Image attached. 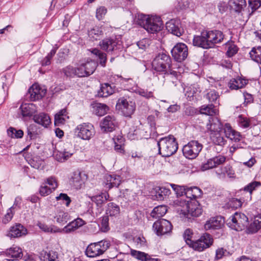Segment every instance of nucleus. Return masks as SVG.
<instances>
[{
	"mask_svg": "<svg viewBox=\"0 0 261 261\" xmlns=\"http://www.w3.org/2000/svg\"><path fill=\"white\" fill-rule=\"evenodd\" d=\"M137 22L148 33L152 34L160 31L163 26L160 17L153 16L149 17L142 14L138 15Z\"/></svg>",
	"mask_w": 261,
	"mask_h": 261,
	"instance_id": "f257e3e1",
	"label": "nucleus"
},
{
	"mask_svg": "<svg viewBox=\"0 0 261 261\" xmlns=\"http://www.w3.org/2000/svg\"><path fill=\"white\" fill-rule=\"evenodd\" d=\"M159 153L164 157H169L178 149V143L172 135L161 138L157 143Z\"/></svg>",
	"mask_w": 261,
	"mask_h": 261,
	"instance_id": "f03ea898",
	"label": "nucleus"
},
{
	"mask_svg": "<svg viewBox=\"0 0 261 261\" xmlns=\"http://www.w3.org/2000/svg\"><path fill=\"white\" fill-rule=\"evenodd\" d=\"M171 60L169 56L165 53L159 54L152 62V68L156 72L166 73L171 66Z\"/></svg>",
	"mask_w": 261,
	"mask_h": 261,
	"instance_id": "7ed1b4c3",
	"label": "nucleus"
},
{
	"mask_svg": "<svg viewBox=\"0 0 261 261\" xmlns=\"http://www.w3.org/2000/svg\"><path fill=\"white\" fill-rule=\"evenodd\" d=\"M111 243L108 240L91 243L86 250V254L90 257H94L102 254L110 246Z\"/></svg>",
	"mask_w": 261,
	"mask_h": 261,
	"instance_id": "20e7f679",
	"label": "nucleus"
},
{
	"mask_svg": "<svg viewBox=\"0 0 261 261\" xmlns=\"http://www.w3.org/2000/svg\"><path fill=\"white\" fill-rule=\"evenodd\" d=\"M99 45L101 49L107 52L119 49L122 45L121 36L106 38L100 41Z\"/></svg>",
	"mask_w": 261,
	"mask_h": 261,
	"instance_id": "39448f33",
	"label": "nucleus"
},
{
	"mask_svg": "<svg viewBox=\"0 0 261 261\" xmlns=\"http://www.w3.org/2000/svg\"><path fill=\"white\" fill-rule=\"evenodd\" d=\"M33 85H31L28 92L24 96L23 101L19 110L23 118L31 117L33 115Z\"/></svg>",
	"mask_w": 261,
	"mask_h": 261,
	"instance_id": "423d86ee",
	"label": "nucleus"
},
{
	"mask_svg": "<svg viewBox=\"0 0 261 261\" xmlns=\"http://www.w3.org/2000/svg\"><path fill=\"white\" fill-rule=\"evenodd\" d=\"M202 148V144L198 141H191L184 146L182 148L183 154L187 159H194L198 156Z\"/></svg>",
	"mask_w": 261,
	"mask_h": 261,
	"instance_id": "0eeeda50",
	"label": "nucleus"
},
{
	"mask_svg": "<svg viewBox=\"0 0 261 261\" xmlns=\"http://www.w3.org/2000/svg\"><path fill=\"white\" fill-rule=\"evenodd\" d=\"M78 138L84 140H90L95 135L94 126L90 123H83L75 128Z\"/></svg>",
	"mask_w": 261,
	"mask_h": 261,
	"instance_id": "6e6552de",
	"label": "nucleus"
},
{
	"mask_svg": "<svg viewBox=\"0 0 261 261\" xmlns=\"http://www.w3.org/2000/svg\"><path fill=\"white\" fill-rule=\"evenodd\" d=\"M248 224V218L243 214L235 213L232 215L227 224L231 229L237 231L243 230Z\"/></svg>",
	"mask_w": 261,
	"mask_h": 261,
	"instance_id": "1a4fd4ad",
	"label": "nucleus"
},
{
	"mask_svg": "<svg viewBox=\"0 0 261 261\" xmlns=\"http://www.w3.org/2000/svg\"><path fill=\"white\" fill-rule=\"evenodd\" d=\"M214 243V239L212 235L208 233H204L196 241L192 244V248L199 252L204 251L210 248Z\"/></svg>",
	"mask_w": 261,
	"mask_h": 261,
	"instance_id": "9d476101",
	"label": "nucleus"
},
{
	"mask_svg": "<svg viewBox=\"0 0 261 261\" xmlns=\"http://www.w3.org/2000/svg\"><path fill=\"white\" fill-rule=\"evenodd\" d=\"M57 180L55 177L50 176L45 179L40 186L39 193L42 196H46L51 194L58 188Z\"/></svg>",
	"mask_w": 261,
	"mask_h": 261,
	"instance_id": "9b49d317",
	"label": "nucleus"
},
{
	"mask_svg": "<svg viewBox=\"0 0 261 261\" xmlns=\"http://www.w3.org/2000/svg\"><path fill=\"white\" fill-rule=\"evenodd\" d=\"M96 68V64L92 61H87L86 63L79 65L76 69V76L78 77L88 76L92 74Z\"/></svg>",
	"mask_w": 261,
	"mask_h": 261,
	"instance_id": "f8f14e48",
	"label": "nucleus"
},
{
	"mask_svg": "<svg viewBox=\"0 0 261 261\" xmlns=\"http://www.w3.org/2000/svg\"><path fill=\"white\" fill-rule=\"evenodd\" d=\"M116 107L125 117H130L134 113L136 107L135 102L128 101L123 97L118 100Z\"/></svg>",
	"mask_w": 261,
	"mask_h": 261,
	"instance_id": "ddd939ff",
	"label": "nucleus"
},
{
	"mask_svg": "<svg viewBox=\"0 0 261 261\" xmlns=\"http://www.w3.org/2000/svg\"><path fill=\"white\" fill-rule=\"evenodd\" d=\"M171 54L175 61L181 62L185 60L188 56V47L184 43H178L171 50Z\"/></svg>",
	"mask_w": 261,
	"mask_h": 261,
	"instance_id": "4468645a",
	"label": "nucleus"
},
{
	"mask_svg": "<svg viewBox=\"0 0 261 261\" xmlns=\"http://www.w3.org/2000/svg\"><path fill=\"white\" fill-rule=\"evenodd\" d=\"M172 227L171 223L164 219L156 221L153 224L154 231L158 236H162L170 232L172 230Z\"/></svg>",
	"mask_w": 261,
	"mask_h": 261,
	"instance_id": "2eb2a0df",
	"label": "nucleus"
},
{
	"mask_svg": "<svg viewBox=\"0 0 261 261\" xmlns=\"http://www.w3.org/2000/svg\"><path fill=\"white\" fill-rule=\"evenodd\" d=\"M118 125V122L115 116L109 115L103 118L100 123L101 130L105 132H112Z\"/></svg>",
	"mask_w": 261,
	"mask_h": 261,
	"instance_id": "dca6fc26",
	"label": "nucleus"
},
{
	"mask_svg": "<svg viewBox=\"0 0 261 261\" xmlns=\"http://www.w3.org/2000/svg\"><path fill=\"white\" fill-rule=\"evenodd\" d=\"M87 178L88 176L84 172L77 170L73 172L70 182L76 189H80Z\"/></svg>",
	"mask_w": 261,
	"mask_h": 261,
	"instance_id": "f3484780",
	"label": "nucleus"
},
{
	"mask_svg": "<svg viewBox=\"0 0 261 261\" xmlns=\"http://www.w3.org/2000/svg\"><path fill=\"white\" fill-rule=\"evenodd\" d=\"M110 196L107 192L101 193L100 194L92 196L91 200L94 202L97 206V215L100 214L103 211V206L109 199Z\"/></svg>",
	"mask_w": 261,
	"mask_h": 261,
	"instance_id": "a211bd4d",
	"label": "nucleus"
},
{
	"mask_svg": "<svg viewBox=\"0 0 261 261\" xmlns=\"http://www.w3.org/2000/svg\"><path fill=\"white\" fill-rule=\"evenodd\" d=\"M166 27L169 32L177 37L181 36L184 33L179 19H172L166 22Z\"/></svg>",
	"mask_w": 261,
	"mask_h": 261,
	"instance_id": "6ab92c4d",
	"label": "nucleus"
},
{
	"mask_svg": "<svg viewBox=\"0 0 261 261\" xmlns=\"http://www.w3.org/2000/svg\"><path fill=\"white\" fill-rule=\"evenodd\" d=\"M224 222V219L221 216L211 218L204 224V229L206 230L219 229L221 228Z\"/></svg>",
	"mask_w": 261,
	"mask_h": 261,
	"instance_id": "aec40b11",
	"label": "nucleus"
},
{
	"mask_svg": "<svg viewBox=\"0 0 261 261\" xmlns=\"http://www.w3.org/2000/svg\"><path fill=\"white\" fill-rule=\"evenodd\" d=\"M225 161V156L219 155L208 160L206 163L203 164L201 168L203 170H206L223 164Z\"/></svg>",
	"mask_w": 261,
	"mask_h": 261,
	"instance_id": "412c9836",
	"label": "nucleus"
},
{
	"mask_svg": "<svg viewBox=\"0 0 261 261\" xmlns=\"http://www.w3.org/2000/svg\"><path fill=\"white\" fill-rule=\"evenodd\" d=\"M122 178L115 174H108L105 176V185L109 189L113 187H118L121 184Z\"/></svg>",
	"mask_w": 261,
	"mask_h": 261,
	"instance_id": "4be33fe9",
	"label": "nucleus"
},
{
	"mask_svg": "<svg viewBox=\"0 0 261 261\" xmlns=\"http://www.w3.org/2000/svg\"><path fill=\"white\" fill-rule=\"evenodd\" d=\"M85 224L84 221L80 218L75 219L71 222H70L66 226H65L60 232L65 233H69L74 232L79 227Z\"/></svg>",
	"mask_w": 261,
	"mask_h": 261,
	"instance_id": "5701e85b",
	"label": "nucleus"
},
{
	"mask_svg": "<svg viewBox=\"0 0 261 261\" xmlns=\"http://www.w3.org/2000/svg\"><path fill=\"white\" fill-rule=\"evenodd\" d=\"M222 124L217 117H210L208 122L206 124V129L211 133L221 132L222 129Z\"/></svg>",
	"mask_w": 261,
	"mask_h": 261,
	"instance_id": "b1692460",
	"label": "nucleus"
},
{
	"mask_svg": "<svg viewBox=\"0 0 261 261\" xmlns=\"http://www.w3.org/2000/svg\"><path fill=\"white\" fill-rule=\"evenodd\" d=\"M226 137L234 142L240 141L242 137L240 133L233 130L229 123H226L224 128Z\"/></svg>",
	"mask_w": 261,
	"mask_h": 261,
	"instance_id": "393cba45",
	"label": "nucleus"
},
{
	"mask_svg": "<svg viewBox=\"0 0 261 261\" xmlns=\"http://www.w3.org/2000/svg\"><path fill=\"white\" fill-rule=\"evenodd\" d=\"M27 233V229L20 224H16L11 227L8 236L11 238H18L24 236Z\"/></svg>",
	"mask_w": 261,
	"mask_h": 261,
	"instance_id": "a878e982",
	"label": "nucleus"
},
{
	"mask_svg": "<svg viewBox=\"0 0 261 261\" xmlns=\"http://www.w3.org/2000/svg\"><path fill=\"white\" fill-rule=\"evenodd\" d=\"M260 187H261V182L258 181H253L246 185L243 188L244 191L247 192V195L245 196V199L248 200H251L253 192L256 191Z\"/></svg>",
	"mask_w": 261,
	"mask_h": 261,
	"instance_id": "bb28decb",
	"label": "nucleus"
},
{
	"mask_svg": "<svg viewBox=\"0 0 261 261\" xmlns=\"http://www.w3.org/2000/svg\"><path fill=\"white\" fill-rule=\"evenodd\" d=\"M34 121L42 125L44 128L51 123V119L49 115L45 113H40L38 115H34Z\"/></svg>",
	"mask_w": 261,
	"mask_h": 261,
	"instance_id": "cd10ccee",
	"label": "nucleus"
},
{
	"mask_svg": "<svg viewBox=\"0 0 261 261\" xmlns=\"http://www.w3.org/2000/svg\"><path fill=\"white\" fill-rule=\"evenodd\" d=\"M197 202L194 201L191 202L189 204V207H188L187 210L186 211L185 216L190 215L193 217H198L202 214V208L199 205L197 204Z\"/></svg>",
	"mask_w": 261,
	"mask_h": 261,
	"instance_id": "c85d7f7f",
	"label": "nucleus"
},
{
	"mask_svg": "<svg viewBox=\"0 0 261 261\" xmlns=\"http://www.w3.org/2000/svg\"><path fill=\"white\" fill-rule=\"evenodd\" d=\"M114 88L115 86L113 87L108 83L102 84L97 95L99 97H107L114 93Z\"/></svg>",
	"mask_w": 261,
	"mask_h": 261,
	"instance_id": "c756f323",
	"label": "nucleus"
},
{
	"mask_svg": "<svg viewBox=\"0 0 261 261\" xmlns=\"http://www.w3.org/2000/svg\"><path fill=\"white\" fill-rule=\"evenodd\" d=\"M204 31H202L200 35L194 36L193 39V44L195 46L202 48L203 49H209V46L207 42L205 36L204 35Z\"/></svg>",
	"mask_w": 261,
	"mask_h": 261,
	"instance_id": "7c9ffc66",
	"label": "nucleus"
},
{
	"mask_svg": "<svg viewBox=\"0 0 261 261\" xmlns=\"http://www.w3.org/2000/svg\"><path fill=\"white\" fill-rule=\"evenodd\" d=\"M46 88L37 83H34V101L41 99L46 93Z\"/></svg>",
	"mask_w": 261,
	"mask_h": 261,
	"instance_id": "2f4dec72",
	"label": "nucleus"
},
{
	"mask_svg": "<svg viewBox=\"0 0 261 261\" xmlns=\"http://www.w3.org/2000/svg\"><path fill=\"white\" fill-rule=\"evenodd\" d=\"M5 252L7 256L12 259H18V258H21L23 256L21 249L17 246L13 245L7 249Z\"/></svg>",
	"mask_w": 261,
	"mask_h": 261,
	"instance_id": "473e14b6",
	"label": "nucleus"
},
{
	"mask_svg": "<svg viewBox=\"0 0 261 261\" xmlns=\"http://www.w3.org/2000/svg\"><path fill=\"white\" fill-rule=\"evenodd\" d=\"M120 213L119 205L114 202H110L106 207V215L109 217H117Z\"/></svg>",
	"mask_w": 261,
	"mask_h": 261,
	"instance_id": "72a5a7b5",
	"label": "nucleus"
},
{
	"mask_svg": "<svg viewBox=\"0 0 261 261\" xmlns=\"http://www.w3.org/2000/svg\"><path fill=\"white\" fill-rule=\"evenodd\" d=\"M247 82L246 80L240 77L232 79L230 80L228 85L231 89L237 90L243 88Z\"/></svg>",
	"mask_w": 261,
	"mask_h": 261,
	"instance_id": "f704fd0d",
	"label": "nucleus"
},
{
	"mask_svg": "<svg viewBox=\"0 0 261 261\" xmlns=\"http://www.w3.org/2000/svg\"><path fill=\"white\" fill-rule=\"evenodd\" d=\"M54 218L56 220L57 223L64 224L71 219V217L67 212L62 210H57Z\"/></svg>",
	"mask_w": 261,
	"mask_h": 261,
	"instance_id": "c9c22d12",
	"label": "nucleus"
},
{
	"mask_svg": "<svg viewBox=\"0 0 261 261\" xmlns=\"http://www.w3.org/2000/svg\"><path fill=\"white\" fill-rule=\"evenodd\" d=\"M68 113L65 109L60 110L55 115V125H60L65 123V121L69 118Z\"/></svg>",
	"mask_w": 261,
	"mask_h": 261,
	"instance_id": "e433bc0d",
	"label": "nucleus"
},
{
	"mask_svg": "<svg viewBox=\"0 0 261 261\" xmlns=\"http://www.w3.org/2000/svg\"><path fill=\"white\" fill-rule=\"evenodd\" d=\"M202 193V191L197 187L187 188L186 196L190 200L193 199H195L200 197Z\"/></svg>",
	"mask_w": 261,
	"mask_h": 261,
	"instance_id": "4c0bfd02",
	"label": "nucleus"
},
{
	"mask_svg": "<svg viewBox=\"0 0 261 261\" xmlns=\"http://www.w3.org/2000/svg\"><path fill=\"white\" fill-rule=\"evenodd\" d=\"M229 4L230 8L237 12H240L246 7L245 0H230Z\"/></svg>",
	"mask_w": 261,
	"mask_h": 261,
	"instance_id": "58836bf2",
	"label": "nucleus"
},
{
	"mask_svg": "<svg viewBox=\"0 0 261 261\" xmlns=\"http://www.w3.org/2000/svg\"><path fill=\"white\" fill-rule=\"evenodd\" d=\"M40 258L42 261H57L58 253L53 250L48 252L43 251L40 254Z\"/></svg>",
	"mask_w": 261,
	"mask_h": 261,
	"instance_id": "ea45409f",
	"label": "nucleus"
},
{
	"mask_svg": "<svg viewBox=\"0 0 261 261\" xmlns=\"http://www.w3.org/2000/svg\"><path fill=\"white\" fill-rule=\"evenodd\" d=\"M212 142L217 145L223 146L226 142L224 137L221 134V132L210 134Z\"/></svg>",
	"mask_w": 261,
	"mask_h": 261,
	"instance_id": "a19ab883",
	"label": "nucleus"
},
{
	"mask_svg": "<svg viewBox=\"0 0 261 261\" xmlns=\"http://www.w3.org/2000/svg\"><path fill=\"white\" fill-rule=\"evenodd\" d=\"M261 228V214L254 218V219L248 227V230L251 233L256 232Z\"/></svg>",
	"mask_w": 261,
	"mask_h": 261,
	"instance_id": "79ce46f5",
	"label": "nucleus"
},
{
	"mask_svg": "<svg viewBox=\"0 0 261 261\" xmlns=\"http://www.w3.org/2000/svg\"><path fill=\"white\" fill-rule=\"evenodd\" d=\"M200 112L202 114L212 116L216 115L218 113V110L214 105L211 104L202 106L200 108Z\"/></svg>",
	"mask_w": 261,
	"mask_h": 261,
	"instance_id": "37998d69",
	"label": "nucleus"
},
{
	"mask_svg": "<svg viewBox=\"0 0 261 261\" xmlns=\"http://www.w3.org/2000/svg\"><path fill=\"white\" fill-rule=\"evenodd\" d=\"M102 35L103 32L98 27H95L88 31V36L92 41L99 39Z\"/></svg>",
	"mask_w": 261,
	"mask_h": 261,
	"instance_id": "c03bdc74",
	"label": "nucleus"
},
{
	"mask_svg": "<svg viewBox=\"0 0 261 261\" xmlns=\"http://www.w3.org/2000/svg\"><path fill=\"white\" fill-rule=\"evenodd\" d=\"M167 212L165 205H159L154 207L151 213V216L154 218H159L163 217Z\"/></svg>",
	"mask_w": 261,
	"mask_h": 261,
	"instance_id": "a18cd8bd",
	"label": "nucleus"
},
{
	"mask_svg": "<svg viewBox=\"0 0 261 261\" xmlns=\"http://www.w3.org/2000/svg\"><path fill=\"white\" fill-rule=\"evenodd\" d=\"M249 55L252 60L261 64V46L253 47L250 51Z\"/></svg>",
	"mask_w": 261,
	"mask_h": 261,
	"instance_id": "49530a36",
	"label": "nucleus"
},
{
	"mask_svg": "<svg viewBox=\"0 0 261 261\" xmlns=\"http://www.w3.org/2000/svg\"><path fill=\"white\" fill-rule=\"evenodd\" d=\"M108 110L109 108L106 105L100 103H96L93 107L94 113L98 116H103Z\"/></svg>",
	"mask_w": 261,
	"mask_h": 261,
	"instance_id": "de8ad7c7",
	"label": "nucleus"
},
{
	"mask_svg": "<svg viewBox=\"0 0 261 261\" xmlns=\"http://www.w3.org/2000/svg\"><path fill=\"white\" fill-rule=\"evenodd\" d=\"M228 49L226 51V55L229 57H231L236 55L238 51V47L232 41H228L225 43Z\"/></svg>",
	"mask_w": 261,
	"mask_h": 261,
	"instance_id": "09e8293b",
	"label": "nucleus"
},
{
	"mask_svg": "<svg viewBox=\"0 0 261 261\" xmlns=\"http://www.w3.org/2000/svg\"><path fill=\"white\" fill-rule=\"evenodd\" d=\"M130 254L133 257L142 261H148L151 258L150 256L143 252L132 249Z\"/></svg>",
	"mask_w": 261,
	"mask_h": 261,
	"instance_id": "8fccbe9b",
	"label": "nucleus"
},
{
	"mask_svg": "<svg viewBox=\"0 0 261 261\" xmlns=\"http://www.w3.org/2000/svg\"><path fill=\"white\" fill-rule=\"evenodd\" d=\"M91 52L93 54L98 57L100 65L105 67L107 62L106 54L97 48H94Z\"/></svg>",
	"mask_w": 261,
	"mask_h": 261,
	"instance_id": "3c124183",
	"label": "nucleus"
},
{
	"mask_svg": "<svg viewBox=\"0 0 261 261\" xmlns=\"http://www.w3.org/2000/svg\"><path fill=\"white\" fill-rule=\"evenodd\" d=\"M210 31L213 37L215 45L217 43H220L223 41L224 38V35L222 32L219 30H212Z\"/></svg>",
	"mask_w": 261,
	"mask_h": 261,
	"instance_id": "603ef678",
	"label": "nucleus"
},
{
	"mask_svg": "<svg viewBox=\"0 0 261 261\" xmlns=\"http://www.w3.org/2000/svg\"><path fill=\"white\" fill-rule=\"evenodd\" d=\"M7 133L8 136L12 138H21L23 136V132L21 129L17 130L12 127L8 129Z\"/></svg>",
	"mask_w": 261,
	"mask_h": 261,
	"instance_id": "864d4df0",
	"label": "nucleus"
},
{
	"mask_svg": "<svg viewBox=\"0 0 261 261\" xmlns=\"http://www.w3.org/2000/svg\"><path fill=\"white\" fill-rule=\"evenodd\" d=\"M191 201H187L184 199H177L175 201V204L178 206L181 207V208L178 210V211H180L181 212L184 214H186V211L187 210L188 207H189V204L191 203Z\"/></svg>",
	"mask_w": 261,
	"mask_h": 261,
	"instance_id": "5fc2aeb1",
	"label": "nucleus"
},
{
	"mask_svg": "<svg viewBox=\"0 0 261 261\" xmlns=\"http://www.w3.org/2000/svg\"><path fill=\"white\" fill-rule=\"evenodd\" d=\"M170 186L175 192L177 196H181L184 195H186L187 188L185 186H181L173 184H170Z\"/></svg>",
	"mask_w": 261,
	"mask_h": 261,
	"instance_id": "6e6d98bb",
	"label": "nucleus"
},
{
	"mask_svg": "<svg viewBox=\"0 0 261 261\" xmlns=\"http://www.w3.org/2000/svg\"><path fill=\"white\" fill-rule=\"evenodd\" d=\"M193 235V233L192 230L189 228L186 229L183 234V237L185 242L191 247L192 244H193L194 242V241L192 240Z\"/></svg>",
	"mask_w": 261,
	"mask_h": 261,
	"instance_id": "4d7b16f0",
	"label": "nucleus"
},
{
	"mask_svg": "<svg viewBox=\"0 0 261 261\" xmlns=\"http://www.w3.org/2000/svg\"><path fill=\"white\" fill-rule=\"evenodd\" d=\"M248 7L251 10V13L252 14L254 12L257 10L261 6L260 0H249L248 1Z\"/></svg>",
	"mask_w": 261,
	"mask_h": 261,
	"instance_id": "13d9d810",
	"label": "nucleus"
},
{
	"mask_svg": "<svg viewBox=\"0 0 261 261\" xmlns=\"http://www.w3.org/2000/svg\"><path fill=\"white\" fill-rule=\"evenodd\" d=\"M56 53V49H52L47 55L42 60L41 64L42 66H47L50 64L51 60Z\"/></svg>",
	"mask_w": 261,
	"mask_h": 261,
	"instance_id": "bf43d9fd",
	"label": "nucleus"
},
{
	"mask_svg": "<svg viewBox=\"0 0 261 261\" xmlns=\"http://www.w3.org/2000/svg\"><path fill=\"white\" fill-rule=\"evenodd\" d=\"M62 71L66 76L73 77L76 76L75 67H73L71 65L67 66L63 68Z\"/></svg>",
	"mask_w": 261,
	"mask_h": 261,
	"instance_id": "052dcab7",
	"label": "nucleus"
},
{
	"mask_svg": "<svg viewBox=\"0 0 261 261\" xmlns=\"http://www.w3.org/2000/svg\"><path fill=\"white\" fill-rule=\"evenodd\" d=\"M109 216L106 215L101 218L100 229L102 232H107L109 230Z\"/></svg>",
	"mask_w": 261,
	"mask_h": 261,
	"instance_id": "680f3d73",
	"label": "nucleus"
},
{
	"mask_svg": "<svg viewBox=\"0 0 261 261\" xmlns=\"http://www.w3.org/2000/svg\"><path fill=\"white\" fill-rule=\"evenodd\" d=\"M40 229L46 232H60V229L58 228L57 230L54 229L52 226H49L44 223L39 222L37 224Z\"/></svg>",
	"mask_w": 261,
	"mask_h": 261,
	"instance_id": "e2e57ef3",
	"label": "nucleus"
},
{
	"mask_svg": "<svg viewBox=\"0 0 261 261\" xmlns=\"http://www.w3.org/2000/svg\"><path fill=\"white\" fill-rule=\"evenodd\" d=\"M242 203V201H241L240 198H232L228 202V205L229 207L236 209L240 207Z\"/></svg>",
	"mask_w": 261,
	"mask_h": 261,
	"instance_id": "0e129e2a",
	"label": "nucleus"
},
{
	"mask_svg": "<svg viewBox=\"0 0 261 261\" xmlns=\"http://www.w3.org/2000/svg\"><path fill=\"white\" fill-rule=\"evenodd\" d=\"M56 199L57 201L62 200L66 206H69L71 201L70 198L65 193H61Z\"/></svg>",
	"mask_w": 261,
	"mask_h": 261,
	"instance_id": "69168bd1",
	"label": "nucleus"
},
{
	"mask_svg": "<svg viewBox=\"0 0 261 261\" xmlns=\"http://www.w3.org/2000/svg\"><path fill=\"white\" fill-rule=\"evenodd\" d=\"M219 97L218 93L215 90H211L206 95V98L210 102H216Z\"/></svg>",
	"mask_w": 261,
	"mask_h": 261,
	"instance_id": "338daca9",
	"label": "nucleus"
},
{
	"mask_svg": "<svg viewBox=\"0 0 261 261\" xmlns=\"http://www.w3.org/2000/svg\"><path fill=\"white\" fill-rule=\"evenodd\" d=\"M14 212L11 208H8L6 214L4 215L2 219V222L4 224H7L10 222L13 217Z\"/></svg>",
	"mask_w": 261,
	"mask_h": 261,
	"instance_id": "774afa93",
	"label": "nucleus"
}]
</instances>
